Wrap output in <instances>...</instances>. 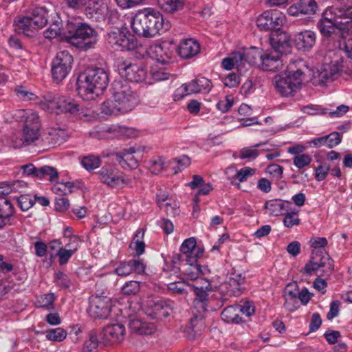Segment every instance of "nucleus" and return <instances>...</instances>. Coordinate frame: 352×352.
<instances>
[{
	"label": "nucleus",
	"instance_id": "nucleus-1",
	"mask_svg": "<svg viewBox=\"0 0 352 352\" xmlns=\"http://www.w3.org/2000/svg\"><path fill=\"white\" fill-rule=\"evenodd\" d=\"M111 91V99L104 101L101 105L103 113L106 115L126 113L138 105V96L127 82H116Z\"/></svg>",
	"mask_w": 352,
	"mask_h": 352
},
{
	"label": "nucleus",
	"instance_id": "nucleus-2",
	"mask_svg": "<svg viewBox=\"0 0 352 352\" xmlns=\"http://www.w3.org/2000/svg\"><path fill=\"white\" fill-rule=\"evenodd\" d=\"M352 16V8H336L326 10L318 22L321 34L328 39H340L350 30L346 16Z\"/></svg>",
	"mask_w": 352,
	"mask_h": 352
},
{
	"label": "nucleus",
	"instance_id": "nucleus-3",
	"mask_svg": "<svg viewBox=\"0 0 352 352\" xmlns=\"http://www.w3.org/2000/svg\"><path fill=\"white\" fill-rule=\"evenodd\" d=\"M131 29L138 35L151 38L166 31L170 28L168 21L165 22L162 14L157 10L146 8L139 11L131 21Z\"/></svg>",
	"mask_w": 352,
	"mask_h": 352
},
{
	"label": "nucleus",
	"instance_id": "nucleus-4",
	"mask_svg": "<svg viewBox=\"0 0 352 352\" xmlns=\"http://www.w3.org/2000/svg\"><path fill=\"white\" fill-rule=\"evenodd\" d=\"M109 83V75L107 72L99 67L87 69L78 78L77 85L80 94L93 99L106 89Z\"/></svg>",
	"mask_w": 352,
	"mask_h": 352
},
{
	"label": "nucleus",
	"instance_id": "nucleus-5",
	"mask_svg": "<svg viewBox=\"0 0 352 352\" xmlns=\"http://www.w3.org/2000/svg\"><path fill=\"white\" fill-rule=\"evenodd\" d=\"M47 23V10L44 7L30 8L26 16L14 20L15 31L19 34L30 36L38 29L43 28Z\"/></svg>",
	"mask_w": 352,
	"mask_h": 352
},
{
	"label": "nucleus",
	"instance_id": "nucleus-6",
	"mask_svg": "<svg viewBox=\"0 0 352 352\" xmlns=\"http://www.w3.org/2000/svg\"><path fill=\"white\" fill-rule=\"evenodd\" d=\"M20 121L24 122L21 134V146H28L34 142L40 136V120L38 113L31 109H19L15 114Z\"/></svg>",
	"mask_w": 352,
	"mask_h": 352
},
{
	"label": "nucleus",
	"instance_id": "nucleus-7",
	"mask_svg": "<svg viewBox=\"0 0 352 352\" xmlns=\"http://www.w3.org/2000/svg\"><path fill=\"white\" fill-rule=\"evenodd\" d=\"M303 76L304 73L300 69L276 75L273 79L276 91L283 97L293 96L300 89Z\"/></svg>",
	"mask_w": 352,
	"mask_h": 352
},
{
	"label": "nucleus",
	"instance_id": "nucleus-8",
	"mask_svg": "<svg viewBox=\"0 0 352 352\" xmlns=\"http://www.w3.org/2000/svg\"><path fill=\"white\" fill-rule=\"evenodd\" d=\"M64 36L72 45L78 48L87 50L91 47L89 40L96 36V31L85 23H68Z\"/></svg>",
	"mask_w": 352,
	"mask_h": 352
},
{
	"label": "nucleus",
	"instance_id": "nucleus-9",
	"mask_svg": "<svg viewBox=\"0 0 352 352\" xmlns=\"http://www.w3.org/2000/svg\"><path fill=\"white\" fill-rule=\"evenodd\" d=\"M342 58L336 53L333 56L329 54L325 58L324 63L318 71L317 79L320 85L333 81L338 78L343 71Z\"/></svg>",
	"mask_w": 352,
	"mask_h": 352
},
{
	"label": "nucleus",
	"instance_id": "nucleus-10",
	"mask_svg": "<svg viewBox=\"0 0 352 352\" xmlns=\"http://www.w3.org/2000/svg\"><path fill=\"white\" fill-rule=\"evenodd\" d=\"M73 57L67 51L58 52L52 61L51 72L52 79L56 83L64 80L70 72Z\"/></svg>",
	"mask_w": 352,
	"mask_h": 352
},
{
	"label": "nucleus",
	"instance_id": "nucleus-11",
	"mask_svg": "<svg viewBox=\"0 0 352 352\" xmlns=\"http://www.w3.org/2000/svg\"><path fill=\"white\" fill-rule=\"evenodd\" d=\"M107 40L117 50L131 51L138 47L136 38L124 30L115 29L107 33Z\"/></svg>",
	"mask_w": 352,
	"mask_h": 352
},
{
	"label": "nucleus",
	"instance_id": "nucleus-12",
	"mask_svg": "<svg viewBox=\"0 0 352 352\" xmlns=\"http://www.w3.org/2000/svg\"><path fill=\"white\" fill-rule=\"evenodd\" d=\"M285 14L278 10H266L256 19V25L261 30H279L285 23Z\"/></svg>",
	"mask_w": 352,
	"mask_h": 352
},
{
	"label": "nucleus",
	"instance_id": "nucleus-13",
	"mask_svg": "<svg viewBox=\"0 0 352 352\" xmlns=\"http://www.w3.org/2000/svg\"><path fill=\"white\" fill-rule=\"evenodd\" d=\"M211 87L212 84L210 80L206 78L201 77L193 80L188 83L183 84L180 87L176 89L173 95V98L175 101H178L188 95L200 92H209Z\"/></svg>",
	"mask_w": 352,
	"mask_h": 352
},
{
	"label": "nucleus",
	"instance_id": "nucleus-14",
	"mask_svg": "<svg viewBox=\"0 0 352 352\" xmlns=\"http://www.w3.org/2000/svg\"><path fill=\"white\" fill-rule=\"evenodd\" d=\"M98 175L100 182L111 188L123 187L129 184L122 173L111 165L102 166Z\"/></svg>",
	"mask_w": 352,
	"mask_h": 352
},
{
	"label": "nucleus",
	"instance_id": "nucleus-15",
	"mask_svg": "<svg viewBox=\"0 0 352 352\" xmlns=\"http://www.w3.org/2000/svg\"><path fill=\"white\" fill-rule=\"evenodd\" d=\"M245 277L241 273L232 272L221 285V292L224 294L223 299L226 300L230 296H239L242 294Z\"/></svg>",
	"mask_w": 352,
	"mask_h": 352
},
{
	"label": "nucleus",
	"instance_id": "nucleus-16",
	"mask_svg": "<svg viewBox=\"0 0 352 352\" xmlns=\"http://www.w3.org/2000/svg\"><path fill=\"white\" fill-rule=\"evenodd\" d=\"M112 302L109 297L92 296L88 309L89 314L95 318H107L111 310Z\"/></svg>",
	"mask_w": 352,
	"mask_h": 352
},
{
	"label": "nucleus",
	"instance_id": "nucleus-17",
	"mask_svg": "<svg viewBox=\"0 0 352 352\" xmlns=\"http://www.w3.org/2000/svg\"><path fill=\"white\" fill-rule=\"evenodd\" d=\"M182 254H175L173 256V264H177L182 260L190 257L201 258L204 254V248L197 245L196 239L190 237L186 239L180 247Z\"/></svg>",
	"mask_w": 352,
	"mask_h": 352
},
{
	"label": "nucleus",
	"instance_id": "nucleus-18",
	"mask_svg": "<svg viewBox=\"0 0 352 352\" xmlns=\"http://www.w3.org/2000/svg\"><path fill=\"white\" fill-rule=\"evenodd\" d=\"M118 69L122 77L131 82H142L145 80L147 75L146 69L140 63L124 61L119 65Z\"/></svg>",
	"mask_w": 352,
	"mask_h": 352
},
{
	"label": "nucleus",
	"instance_id": "nucleus-19",
	"mask_svg": "<svg viewBox=\"0 0 352 352\" xmlns=\"http://www.w3.org/2000/svg\"><path fill=\"white\" fill-rule=\"evenodd\" d=\"M199 258L190 257L182 260L177 264H173L172 271L174 274L180 272L190 280H196L200 276L199 264H197Z\"/></svg>",
	"mask_w": 352,
	"mask_h": 352
},
{
	"label": "nucleus",
	"instance_id": "nucleus-20",
	"mask_svg": "<svg viewBox=\"0 0 352 352\" xmlns=\"http://www.w3.org/2000/svg\"><path fill=\"white\" fill-rule=\"evenodd\" d=\"M84 8L85 14L91 21L101 22L105 20L108 8L102 0H91Z\"/></svg>",
	"mask_w": 352,
	"mask_h": 352
},
{
	"label": "nucleus",
	"instance_id": "nucleus-21",
	"mask_svg": "<svg viewBox=\"0 0 352 352\" xmlns=\"http://www.w3.org/2000/svg\"><path fill=\"white\" fill-rule=\"evenodd\" d=\"M146 265L142 259H131L119 263L115 270L116 274L119 276H127L133 273L142 274L144 273Z\"/></svg>",
	"mask_w": 352,
	"mask_h": 352
},
{
	"label": "nucleus",
	"instance_id": "nucleus-22",
	"mask_svg": "<svg viewBox=\"0 0 352 352\" xmlns=\"http://www.w3.org/2000/svg\"><path fill=\"white\" fill-rule=\"evenodd\" d=\"M316 35L314 32L305 30L296 33L294 36V43L297 50L309 52L316 43Z\"/></svg>",
	"mask_w": 352,
	"mask_h": 352
},
{
	"label": "nucleus",
	"instance_id": "nucleus-23",
	"mask_svg": "<svg viewBox=\"0 0 352 352\" xmlns=\"http://www.w3.org/2000/svg\"><path fill=\"white\" fill-rule=\"evenodd\" d=\"M149 54L153 59L162 65L168 64L170 62L171 58L174 54L173 50L170 49L169 44L163 43L157 44L150 47Z\"/></svg>",
	"mask_w": 352,
	"mask_h": 352
},
{
	"label": "nucleus",
	"instance_id": "nucleus-24",
	"mask_svg": "<svg viewBox=\"0 0 352 352\" xmlns=\"http://www.w3.org/2000/svg\"><path fill=\"white\" fill-rule=\"evenodd\" d=\"M270 42L275 52L278 54H287L290 52V38L286 32L276 30L272 34Z\"/></svg>",
	"mask_w": 352,
	"mask_h": 352
},
{
	"label": "nucleus",
	"instance_id": "nucleus-25",
	"mask_svg": "<svg viewBox=\"0 0 352 352\" xmlns=\"http://www.w3.org/2000/svg\"><path fill=\"white\" fill-rule=\"evenodd\" d=\"M135 149L133 147L124 148L120 151L115 153L116 160L124 168H135L138 166V160L134 156Z\"/></svg>",
	"mask_w": 352,
	"mask_h": 352
},
{
	"label": "nucleus",
	"instance_id": "nucleus-26",
	"mask_svg": "<svg viewBox=\"0 0 352 352\" xmlns=\"http://www.w3.org/2000/svg\"><path fill=\"white\" fill-rule=\"evenodd\" d=\"M125 328L122 324H112L103 328L102 339L110 342H120L124 340Z\"/></svg>",
	"mask_w": 352,
	"mask_h": 352
},
{
	"label": "nucleus",
	"instance_id": "nucleus-27",
	"mask_svg": "<svg viewBox=\"0 0 352 352\" xmlns=\"http://www.w3.org/2000/svg\"><path fill=\"white\" fill-rule=\"evenodd\" d=\"M263 54L255 47L241 52L242 72L248 70L250 65L258 64V60L261 61Z\"/></svg>",
	"mask_w": 352,
	"mask_h": 352
},
{
	"label": "nucleus",
	"instance_id": "nucleus-28",
	"mask_svg": "<svg viewBox=\"0 0 352 352\" xmlns=\"http://www.w3.org/2000/svg\"><path fill=\"white\" fill-rule=\"evenodd\" d=\"M199 51V44L192 38L183 41L178 47L179 55L185 59H189L196 56Z\"/></svg>",
	"mask_w": 352,
	"mask_h": 352
},
{
	"label": "nucleus",
	"instance_id": "nucleus-29",
	"mask_svg": "<svg viewBox=\"0 0 352 352\" xmlns=\"http://www.w3.org/2000/svg\"><path fill=\"white\" fill-rule=\"evenodd\" d=\"M278 52L264 53L261 59L262 69L265 71L276 72L283 67V60Z\"/></svg>",
	"mask_w": 352,
	"mask_h": 352
},
{
	"label": "nucleus",
	"instance_id": "nucleus-30",
	"mask_svg": "<svg viewBox=\"0 0 352 352\" xmlns=\"http://www.w3.org/2000/svg\"><path fill=\"white\" fill-rule=\"evenodd\" d=\"M129 327L133 333L140 335H151L156 331V327L153 323L142 321L138 318L131 319Z\"/></svg>",
	"mask_w": 352,
	"mask_h": 352
},
{
	"label": "nucleus",
	"instance_id": "nucleus-31",
	"mask_svg": "<svg viewBox=\"0 0 352 352\" xmlns=\"http://www.w3.org/2000/svg\"><path fill=\"white\" fill-rule=\"evenodd\" d=\"M311 257H316L314 258L315 262L320 264V263L324 262L325 264L320 267L322 269V276L329 275L333 270V261L330 258L329 255L322 252H320L318 250H315L312 252Z\"/></svg>",
	"mask_w": 352,
	"mask_h": 352
},
{
	"label": "nucleus",
	"instance_id": "nucleus-32",
	"mask_svg": "<svg viewBox=\"0 0 352 352\" xmlns=\"http://www.w3.org/2000/svg\"><path fill=\"white\" fill-rule=\"evenodd\" d=\"M78 111H79V105L73 99L65 96L59 98V103L55 113L68 112L74 114Z\"/></svg>",
	"mask_w": 352,
	"mask_h": 352
},
{
	"label": "nucleus",
	"instance_id": "nucleus-33",
	"mask_svg": "<svg viewBox=\"0 0 352 352\" xmlns=\"http://www.w3.org/2000/svg\"><path fill=\"white\" fill-rule=\"evenodd\" d=\"M204 324V318L203 315L195 314L193 317L190 318L186 326V330L190 331V334L188 335L189 338L194 339L195 335L201 331Z\"/></svg>",
	"mask_w": 352,
	"mask_h": 352
},
{
	"label": "nucleus",
	"instance_id": "nucleus-34",
	"mask_svg": "<svg viewBox=\"0 0 352 352\" xmlns=\"http://www.w3.org/2000/svg\"><path fill=\"white\" fill-rule=\"evenodd\" d=\"M173 302L169 300H158L153 305V313L158 317L167 318L173 311Z\"/></svg>",
	"mask_w": 352,
	"mask_h": 352
},
{
	"label": "nucleus",
	"instance_id": "nucleus-35",
	"mask_svg": "<svg viewBox=\"0 0 352 352\" xmlns=\"http://www.w3.org/2000/svg\"><path fill=\"white\" fill-rule=\"evenodd\" d=\"M241 58V52H233L229 57L223 58L221 64L226 70H231L236 67L239 72H242Z\"/></svg>",
	"mask_w": 352,
	"mask_h": 352
},
{
	"label": "nucleus",
	"instance_id": "nucleus-36",
	"mask_svg": "<svg viewBox=\"0 0 352 352\" xmlns=\"http://www.w3.org/2000/svg\"><path fill=\"white\" fill-rule=\"evenodd\" d=\"M161 9L168 14H173L183 9L184 0H157Z\"/></svg>",
	"mask_w": 352,
	"mask_h": 352
},
{
	"label": "nucleus",
	"instance_id": "nucleus-37",
	"mask_svg": "<svg viewBox=\"0 0 352 352\" xmlns=\"http://www.w3.org/2000/svg\"><path fill=\"white\" fill-rule=\"evenodd\" d=\"M265 208L274 216L284 214L288 209L285 206V201L281 199L270 200L265 203Z\"/></svg>",
	"mask_w": 352,
	"mask_h": 352
},
{
	"label": "nucleus",
	"instance_id": "nucleus-38",
	"mask_svg": "<svg viewBox=\"0 0 352 352\" xmlns=\"http://www.w3.org/2000/svg\"><path fill=\"white\" fill-rule=\"evenodd\" d=\"M144 230L142 228L138 229L134 236L129 247L135 251L137 256L142 255L145 250V243L143 241Z\"/></svg>",
	"mask_w": 352,
	"mask_h": 352
},
{
	"label": "nucleus",
	"instance_id": "nucleus-39",
	"mask_svg": "<svg viewBox=\"0 0 352 352\" xmlns=\"http://www.w3.org/2000/svg\"><path fill=\"white\" fill-rule=\"evenodd\" d=\"M60 96L48 93L43 97V100L41 101L40 105L43 109L50 111V112H56L57 109Z\"/></svg>",
	"mask_w": 352,
	"mask_h": 352
},
{
	"label": "nucleus",
	"instance_id": "nucleus-40",
	"mask_svg": "<svg viewBox=\"0 0 352 352\" xmlns=\"http://www.w3.org/2000/svg\"><path fill=\"white\" fill-rule=\"evenodd\" d=\"M209 283L206 287V288L195 287L194 292L196 295V298L195 299L194 303L196 307H199L203 309V311L206 310L207 302H208V288L209 286Z\"/></svg>",
	"mask_w": 352,
	"mask_h": 352
},
{
	"label": "nucleus",
	"instance_id": "nucleus-41",
	"mask_svg": "<svg viewBox=\"0 0 352 352\" xmlns=\"http://www.w3.org/2000/svg\"><path fill=\"white\" fill-rule=\"evenodd\" d=\"M297 11L302 14H314L318 8L315 0H300L295 6Z\"/></svg>",
	"mask_w": 352,
	"mask_h": 352
},
{
	"label": "nucleus",
	"instance_id": "nucleus-42",
	"mask_svg": "<svg viewBox=\"0 0 352 352\" xmlns=\"http://www.w3.org/2000/svg\"><path fill=\"white\" fill-rule=\"evenodd\" d=\"M239 307L229 306L225 308L221 317L226 322H233L238 324L241 321V318L238 314Z\"/></svg>",
	"mask_w": 352,
	"mask_h": 352
},
{
	"label": "nucleus",
	"instance_id": "nucleus-43",
	"mask_svg": "<svg viewBox=\"0 0 352 352\" xmlns=\"http://www.w3.org/2000/svg\"><path fill=\"white\" fill-rule=\"evenodd\" d=\"M105 131L108 133L112 134L114 137L119 136H131L133 134V131L131 128H127L123 126L113 124L108 126Z\"/></svg>",
	"mask_w": 352,
	"mask_h": 352
},
{
	"label": "nucleus",
	"instance_id": "nucleus-44",
	"mask_svg": "<svg viewBox=\"0 0 352 352\" xmlns=\"http://www.w3.org/2000/svg\"><path fill=\"white\" fill-rule=\"evenodd\" d=\"M54 300L55 296L53 293H49L44 295H41L37 298V307L45 308L47 310H52L54 309Z\"/></svg>",
	"mask_w": 352,
	"mask_h": 352
},
{
	"label": "nucleus",
	"instance_id": "nucleus-45",
	"mask_svg": "<svg viewBox=\"0 0 352 352\" xmlns=\"http://www.w3.org/2000/svg\"><path fill=\"white\" fill-rule=\"evenodd\" d=\"M14 213V208L10 201L0 197V215L10 220Z\"/></svg>",
	"mask_w": 352,
	"mask_h": 352
},
{
	"label": "nucleus",
	"instance_id": "nucleus-46",
	"mask_svg": "<svg viewBox=\"0 0 352 352\" xmlns=\"http://www.w3.org/2000/svg\"><path fill=\"white\" fill-rule=\"evenodd\" d=\"M81 164L87 170L91 171L100 166V159L98 156L93 155L85 156L81 160Z\"/></svg>",
	"mask_w": 352,
	"mask_h": 352
},
{
	"label": "nucleus",
	"instance_id": "nucleus-47",
	"mask_svg": "<svg viewBox=\"0 0 352 352\" xmlns=\"http://www.w3.org/2000/svg\"><path fill=\"white\" fill-rule=\"evenodd\" d=\"M285 214L283 219L284 226L288 228H292L294 226H298L300 223V220L298 217V214L296 212L290 211L288 208Z\"/></svg>",
	"mask_w": 352,
	"mask_h": 352
},
{
	"label": "nucleus",
	"instance_id": "nucleus-48",
	"mask_svg": "<svg viewBox=\"0 0 352 352\" xmlns=\"http://www.w3.org/2000/svg\"><path fill=\"white\" fill-rule=\"evenodd\" d=\"M47 176L49 177L50 181L53 182L58 178V175L57 170L53 167L44 166L39 168L38 171V178L43 179Z\"/></svg>",
	"mask_w": 352,
	"mask_h": 352
},
{
	"label": "nucleus",
	"instance_id": "nucleus-49",
	"mask_svg": "<svg viewBox=\"0 0 352 352\" xmlns=\"http://www.w3.org/2000/svg\"><path fill=\"white\" fill-rule=\"evenodd\" d=\"M74 187V184L72 182H59L54 185L52 190L55 193H58L61 195H67L72 193Z\"/></svg>",
	"mask_w": 352,
	"mask_h": 352
},
{
	"label": "nucleus",
	"instance_id": "nucleus-50",
	"mask_svg": "<svg viewBox=\"0 0 352 352\" xmlns=\"http://www.w3.org/2000/svg\"><path fill=\"white\" fill-rule=\"evenodd\" d=\"M140 289V282L130 280L124 283L122 287V292L124 295H135Z\"/></svg>",
	"mask_w": 352,
	"mask_h": 352
},
{
	"label": "nucleus",
	"instance_id": "nucleus-51",
	"mask_svg": "<svg viewBox=\"0 0 352 352\" xmlns=\"http://www.w3.org/2000/svg\"><path fill=\"white\" fill-rule=\"evenodd\" d=\"M98 346V340L94 331L89 333V339L84 344L83 350L87 352H96Z\"/></svg>",
	"mask_w": 352,
	"mask_h": 352
},
{
	"label": "nucleus",
	"instance_id": "nucleus-52",
	"mask_svg": "<svg viewBox=\"0 0 352 352\" xmlns=\"http://www.w3.org/2000/svg\"><path fill=\"white\" fill-rule=\"evenodd\" d=\"M49 134L54 143L58 145L66 141L67 138L65 131L60 129H53Z\"/></svg>",
	"mask_w": 352,
	"mask_h": 352
},
{
	"label": "nucleus",
	"instance_id": "nucleus-53",
	"mask_svg": "<svg viewBox=\"0 0 352 352\" xmlns=\"http://www.w3.org/2000/svg\"><path fill=\"white\" fill-rule=\"evenodd\" d=\"M67 336L66 331L62 328H56L47 332L46 338L48 340L60 342Z\"/></svg>",
	"mask_w": 352,
	"mask_h": 352
},
{
	"label": "nucleus",
	"instance_id": "nucleus-54",
	"mask_svg": "<svg viewBox=\"0 0 352 352\" xmlns=\"http://www.w3.org/2000/svg\"><path fill=\"white\" fill-rule=\"evenodd\" d=\"M311 162V157L308 154H301L296 155L293 158V164L298 168H302L308 165Z\"/></svg>",
	"mask_w": 352,
	"mask_h": 352
},
{
	"label": "nucleus",
	"instance_id": "nucleus-55",
	"mask_svg": "<svg viewBox=\"0 0 352 352\" xmlns=\"http://www.w3.org/2000/svg\"><path fill=\"white\" fill-rule=\"evenodd\" d=\"M316 257H311V259L309 263H307L305 266L301 270V272L307 274H310L312 272H316L320 269V267L325 264L324 262L318 263L315 262Z\"/></svg>",
	"mask_w": 352,
	"mask_h": 352
},
{
	"label": "nucleus",
	"instance_id": "nucleus-56",
	"mask_svg": "<svg viewBox=\"0 0 352 352\" xmlns=\"http://www.w3.org/2000/svg\"><path fill=\"white\" fill-rule=\"evenodd\" d=\"M17 202L20 208L26 211L33 206L34 201L28 195H22L17 199Z\"/></svg>",
	"mask_w": 352,
	"mask_h": 352
},
{
	"label": "nucleus",
	"instance_id": "nucleus-57",
	"mask_svg": "<svg viewBox=\"0 0 352 352\" xmlns=\"http://www.w3.org/2000/svg\"><path fill=\"white\" fill-rule=\"evenodd\" d=\"M223 82L226 87L234 88L237 87L240 83V77L235 73H230L223 80Z\"/></svg>",
	"mask_w": 352,
	"mask_h": 352
},
{
	"label": "nucleus",
	"instance_id": "nucleus-58",
	"mask_svg": "<svg viewBox=\"0 0 352 352\" xmlns=\"http://www.w3.org/2000/svg\"><path fill=\"white\" fill-rule=\"evenodd\" d=\"M233 104V99L230 96H227L225 100L219 101L217 103L216 107L222 113H226L230 109Z\"/></svg>",
	"mask_w": 352,
	"mask_h": 352
},
{
	"label": "nucleus",
	"instance_id": "nucleus-59",
	"mask_svg": "<svg viewBox=\"0 0 352 352\" xmlns=\"http://www.w3.org/2000/svg\"><path fill=\"white\" fill-rule=\"evenodd\" d=\"M329 171V166L327 164H320L316 169V179L318 182L324 180L328 175Z\"/></svg>",
	"mask_w": 352,
	"mask_h": 352
},
{
	"label": "nucleus",
	"instance_id": "nucleus-60",
	"mask_svg": "<svg viewBox=\"0 0 352 352\" xmlns=\"http://www.w3.org/2000/svg\"><path fill=\"white\" fill-rule=\"evenodd\" d=\"M74 254L72 251L66 248H60L56 255L58 256V261L60 265H65Z\"/></svg>",
	"mask_w": 352,
	"mask_h": 352
},
{
	"label": "nucleus",
	"instance_id": "nucleus-61",
	"mask_svg": "<svg viewBox=\"0 0 352 352\" xmlns=\"http://www.w3.org/2000/svg\"><path fill=\"white\" fill-rule=\"evenodd\" d=\"M325 138H327V146L329 148L338 145L341 142L340 135L338 132L331 133L329 135H325Z\"/></svg>",
	"mask_w": 352,
	"mask_h": 352
},
{
	"label": "nucleus",
	"instance_id": "nucleus-62",
	"mask_svg": "<svg viewBox=\"0 0 352 352\" xmlns=\"http://www.w3.org/2000/svg\"><path fill=\"white\" fill-rule=\"evenodd\" d=\"M55 280L56 285L63 288H67L70 285V280L67 275L62 272H58L55 274Z\"/></svg>",
	"mask_w": 352,
	"mask_h": 352
},
{
	"label": "nucleus",
	"instance_id": "nucleus-63",
	"mask_svg": "<svg viewBox=\"0 0 352 352\" xmlns=\"http://www.w3.org/2000/svg\"><path fill=\"white\" fill-rule=\"evenodd\" d=\"M267 172L276 179H280L283 177V169L280 165L273 164L267 167Z\"/></svg>",
	"mask_w": 352,
	"mask_h": 352
},
{
	"label": "nucleus",
	"instance_id": "nucleus-64",
	"mask_svg": "<svg viewBox=\"0 0 352 352\" xmlns=\"http://www.w3.org/2000/svg\"><path fill=\"white\" fill-rule=\"evenodd\" d=\"M65 1L69 8L78 10L84 8L91 0H65Z\"/></svg>",
	"mask_w": 352,
	"mask_h": 352
}]
</instances>
